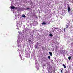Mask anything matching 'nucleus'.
Listing matches in <instances>:
<instances>
[{
	"instance_id": "f257e3e1",
	"label": "nucleus",
	"mask_w": 73,
	"mask_h": 73,
	"mask_svg": "<svg viewBox=\"0 0 73 73\" xmlns=\"http://www.w3.org/2000/svg\"><path fill=\"white\" fill-rule=\"evenodd\" d=\"M67 10L70 15H72V14H73V13H72V10L71 11V13L70 12V10H71V9L70 7H68V8Z\"/></svg>"
},
{
	"instance_id": "f03ea898",
	"label": "nucleus",
	"mask_w": 73,
	"mask_h": 73,
	"mask_svg": "<svg viewBox=\"0 0 73 73\" xmlns=\"http://www.w3.org/2000/svg\"><path fill=\"white\" fill-rule=\"evenodd\" d=\"M10 7L11 9H17V7H16L15 6H11Z\"/></svg>"
},
{
	"instance_id": "7ed1b4c3",
	"label": "nucleus",
	"mask_w": 73,
	"mask_h": 73,
	"mask_svg": "<svg viewBox=\"0 0 73 73\" xmlns=\"http://www.w3.org/2000/svg\"><path fill=\"white\" fill-rule=\"evenodd\" d=\"M69 23H68L66 25V27L65 28H68L69 26Z\"/></svg>"
},
{
	"instance_id": "20e7f679",
	"label": "nucleus",
	"mask_w": 73,
	"mask_h": 73,
	"mask_svg": "<svg viewBox=\"0 0 73 73\" xmlns=\"http://www.w3.org/2000/svg\"><path fill=\"white\" fill-rule=\"evenodd\" d=\"M49 53L50 54V55L51 56H52V53L51 52H49Z\"/></svg>"
},
{
	"instance_id": "39448f33",
	"label": "nucleus",
	"mask_w": 73,
	"mask_h": 73,
	"mask_svg": "<svg viewBox=\"0 0 73 73\" xmlns=\"http://www.w3.org/2000/svg\"><path fill=\"white\" fill-rule=\"evenodd\" d=\"M22 17H26L25 16V15L23 14L22 15Z\"/></svg>"
},
{
	"instance_id": "423d86ee",
	"label": "nucleus",
	"mask_w": 73,
	"mask_h": 73,
	"mask_svg": "<svg viewBox=\"0 0 73 73\" xmlns=\"http://www.w3.org/2000/svg\"><path fill=\"white\" fill-rule=\"evenodd\" d=\"M49 36L50 37H52V36H53V35H52V34H50Z\"/></svg>"
},
{
	"instance_id": "0eeeda50",
	"label": "nucleus",
	"mask_w": 73,
	"mask_h": 73,
	"mask_svg": "<svg viewBox=\"0 0 73 73\" xmlns=\"http://www.w3.org/2000/svg\"><path fill=\"white\" fill-rule=\"evenodd\" d=\"M42 24L43 25L44 24L45 25L46 24V23L45 22H43L42 23Z\"/></svg>"
},
{
	"instance_id": "6e6552de",
	"label": "nucleus",
	"mask_w": 73,
	"mask_h": 73,
	"mask_svg": "<svg viewBox=\"0 0 73 73\" xmlns=\"http://www.w3.org/2000/svg\"><path fill=\"white\" fill-rule=\"evenodd\" d=\"M68 59L69 60H70V59H71V57L69 56L68 58Z\"/></svg>"
},
{
	"instance_id": "1a4fd4ad",
	"label": "nucleus",
	"mask_w": 73,
	"mask_h": 73,
	"mask_svg": "<svg viewBox=\"0 0 73 73\" xmlns=\"http://www.w3.org/2000/svg\"><path fill=\"white\" fill-rule=\"evenodd\" d=\"M63 66L64 68H66V66H65V64H63Z\"/></svg>"
},
{
	"instance_id": "9d476101",
	"label": "nucleus",
	"mask_w": 73,
	"mask_h": 73,
	"mask_svg": "<svg viewBox=\"0 0 73 73\" xmlns=\"http://www.w3.org/2000/svg\"><path fill=\"white\" fill-rule=\"evenodd\" d=\"M48 58H49V60H50V56H48Z\"/></svg>"
},
{
	"instance_id": "9b49d317",
	"label": "nucleus",
	"mask_w": 73,
	"mask_h": 73,
	"mask_svg": "<svg viewBox=\"0 0 73 73\" xmlns=\"http://www.w3.org/2000/svg\"><path fill=\"white\" fill-rule=\"evenodd\" d=\"M63 70H61V73H63Z\"/></svg>"
},
{
	"instance_id": "f8f14e48",
	"label": "nucleus",
	"mask_w": 73,
	"mask_h": 73,
	"mask_svg": "<svg viewBox=\"0 0 73 73\" xmlns=\"http://www.w3.org/2000/svg\"><path fill=\"white\" fill-rule=\"evenodd\" d=\"M27 9H30L28 8H27Z\"/></svg>"
},
{
	"instance_id": "ddd939ff",
	"label": "nucleus",
	"mask_w": 73,
	"mask_h": 73,
	"mask_svg": "<svg viewBox=\"0 0 73 73\" xmlns=\"http://www.w3.org/2000/svg\"><path fill=\"white\" fill-rule=\"evenodd\" d=\"M65 31V28L64 29V31Z\"/></svg>"
},
{
	"instance_id": "4468645a",
	"label": "nucleus",
	"mask_w": 73,
	"mask_h": 73,
	"mask_svg": "<svg viewBox=\"0 0 73 73\" xmlns=\"http://www.w3.org/2000/svg\"><path fill=\"white\" fill-rule=\"evenodd\" d=\"M55 29H54V30H53V32H54V31H55V30H54Z\"/></svg>"
},
{
	"instance_id": "2eb2a0df",
	"label": "nucleus",
	"mask_w": 73,
	"mask_h": 73,
	"mask_svg": "<svg viewBox=\"0 0 73 73\" xmlns=\"http://www.w3.org/2000/svg\"><path fill=\"white\" fill-rule=\"evenodd\" d=\"M55 29H58V28H56Z\"/></svg>"
},
{
	"instance_id": "dca6fc26",
	"label": "nucleus",
	"mask_w": 73,
	"mask_h": 73,
	"mask_svg": "<svg viewBox=\"0 0 73 73\" xmlns=\"http://www.w3.org/2000/svg\"><path fill=\"white\" fill-rule=\"evenodd\" d=\"M72 26H71L70 28H72Z\"/></svg>"
},
{
	"instance_id": "f3484780",
	"label": "nucleus",
	"mask_w": 73,
	"mask_h": 73,
	"mask_svg": "<svg viewBox=\"0 0 73 73\" xmlns=\"http://www.w3.org/2000/svg\"><path fill=\"white\" fill-rule=\"evenodd\" d=\"M19 33H20V32L19 31Z\"/></svg>"
}]
</instances>
